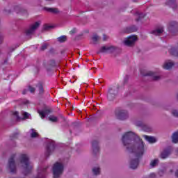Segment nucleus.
Instances as JSON below:
<instances>
[{"mask_svg":"<svg viewBox=\"0 0 178 178\" xmlns=\"http://www.w3.org/2000/svg\"><path fill=\"white\" fill-rule=\"evenodd\" d=\"M122 141L126 151L131 154H135L136 156V159H132L130 161L131 169L138 168V158H141L145 152L144 141L133 131L125 133L122 137Z\"/></svg>","mask_w":178,"mask_h":178,"instance_id":"f257e3e1","label":"nucleus"},{"mask_svg":"<svg viewBox=\"0 0 178 178\" xmlns=\"http://www.w3.org/2000/svg\"><path fill=\"white\" fill-rule=\"evenodd\" d=\"M17 166L22 168L24 175L31 173L33 170V165L30 162V157L26 154H22L17 157V153H13L10 155L6 164V169L11 175L17 173Z\"/></svg>","mask_w":178,"mask_h":178,"instance_id":"f03ea898","label":"nucleus"},{"mask_svg":"<svg viewBox=\"0 0 178 178\" xmlns=\"http://www.w3.org/2000/svg\"><path fill=\"white\" fill-rule=\"evenodd\" d=\"M120 52H122V49H120V48L116 46L111 45L102 46L97 54H120Z\"/></svg>","mask_w":178,"mask_h":178,"instance_id":"7ed1b4c3","label":"nucleus"},{"mask_svg":"<svg viewBox=\"0 0 178 178\" xmlns=\"http://www.w3.org/2000/svg\"><path fill=\"white\" fill-rule=\"evenodd\" d=\"M64 169L65 166L63 163L59 162L55 163L52 168L54 178H60L63 174Z\"/></svg>","mask_w":178,"mask_h":178,"instance_id":"20e7f679","label":"nucleus"},{"mask_svg":"<svg viewBox=\"0 0 178 178\" xmlns=\"http://www.w3.org/2000/svg\"><path fill=\"white\" fill-rule=\"evenodd\" d=\"M41 26V22H36L32 24H31L26 30L25 34L26 37H30L31 38V35H34V33L38 30V28Z\"/></svg>","mask_w":178,"mask_h":178,"instance_id":"39448f33","label":"nucleus"},{"mask_svg":"<svg viewBox=\"0 0 178 178\" xmlns=\"http://www.w3.org/2000/svg\"><path fill=\"white\" fill-rule=\"evenodd\" d=\"M15 10L17 13H19V12H22L23 10V8H22L19 6H13L12 3H8L3 9L4 13L6 15H9L10 13H12L13 10Z\"/></svg>","mask_w":178,"mask_h":178,"instance_id":"423d86ee","label":"nucleus"},{"mask_svg":"<svg viewBox=\"0 0 178 178\" xmlns=\"http://www.w3.org/2000/svg\"><path fill=\"white\" fill-rule=\"evenodd\" d=\"M115 116L118 120H127L129 118V111L124 109H118L115 111Z\"/></svg>","mask_w":178,"mask_h":178,"instance_id":"0eeeda50","label":"nucleus"},{"mask_svg":"<svg viewBox=\"0 0 178 178\" xmlns=\"http://www.w3.org/2000/svg\"><path fill=\"white\" fill-rule=\"evenodd\" d=\"M119 92V86L117 88H109L107 98L109 101H113Z\"/></svg>","mask_w":178,"mask_h":178,"instance_id":"6e6552de","label":"nucleus"},{"mask_svg":"<svg viewBox=\"0 0 178 178\" xmlns=\"http://www.w3.org/2000/svg\"><path fill=\"white\" fill-rule=\"evenodd\" d=\"M140 74L144 76H149L153 81H159L161 80V76L156 75L155 72L152 71H141Z\"/></svg>","mask_w":178,"mask_h":178,"instance_id":"1a4fd4ad","label":"nucleus"},{"mask_svg":"<svg viewBox=\"0 0 178 178\" xmlns=\"http://www.w3.org/2000/svg\"><path fill=\"white\" fill-rule=\"evenodd\" d=\"M136 41H137V36L136 35H132L128 38H125L123 42L127 47H133L134 44H136Z\"/></svg>","mask_w":178,"mask_h":178,"instance_id":"9d476101","label":"nucleus"},{"mask_svg":"<svg viewBox=\"0 0 178 178\" xmlns=\"http://www.w3.org/2000/svg\"><path fill=\"white\" fill-rule=\"evenodd\" d=\"M92 144V154L94 156L99 155V142L97 140H94L91 143Z\"/></svg>","mask_w":178,"mask_h":178,"instance_id":"9b49d317","label":"nucleus"},{"mask_svg":"<svg viewBox=\"0 0 178 178\" xmlns=\"http://www.w3.org/2000/svg\"><path fill=\"white\" fill-rule=\"evenodd\" d=\"M55 151V143L51 141L49 142L46 147L45 156L46 158H49V155L52 154Z\"/></svg>","mask_w":178,"mask_h":178,"instance_id":"f8f14e48","label":"nucleus"},{"mask_svg":"<svg viewBox=\"0 0 178 178\" xmlns=\"http://www.w3.org/2000/svg\"><path fill=\"white\" fill-rule=\"evenodd\" d=\"M49 168L48 165L39 168L38 170V175L32 178H45V175H47V170Z\"/></svg>","mask_w":178,"mask_h":178,"instance_id":"ddd939ff","label":"nucleus"},{"mask_svg":"<svg viewBox=\"0 0 178 178\" xmlns=\"http://www.w3.org/2000/svg\"><path fill=\"white\" fill-rule=\"evenodd\" d=\"M168 30L170 33H176L178 31V23L175 21H172L169 23Z\"/></svg>","mask_w":178,"mask_h":178,"instance_id":"4468645a","label":"nucleus"},{"mask_svg":"<svg viewBox=\"0 0 178 178\" xmlns=\"http://www.w3.org/2000/svg\"><path fill=\"white\" fill-rule=\"evenodd\" d=\"M165 5H166V6H169L170 8H172L173 10H176L178 8L177 0H166Z\"/></svg>","mask_w":178,"mask_h":178,"instance_id":"2eb2a0df","label":"nucleus"},{"mask_svg":"<svg viewBox=\"0 0 178 178\" xmlns=\"http://www.w3.org/2000/svg\"><path fill=\"white\" fill-rule=\"evenodd\" d=\"M14 116L17 118V121L20 122V120H24V119H29V117L30 116V114L27 112H24L23 113V116L24 118H21L19 116V112L15 111L13 113Z\"/></svg>","mask_w":178,"mask_h":178,"instance_id":"dca6fc26","label":"nucleus"},{"mask_svg":"<svg viewBox=\"0 0 178 178\" xmlns=\"http://www.w3.org/2000/svg\"><path fill=\"white\" fill-rule=\"evenodd\" d=\"M52 109L51 108H44L43 111L38 110V113L41 116L42 119H44L47 115L51 113Z\"/></svg>","mask_w":178,"mask_h":178,"instance_id":"f3484780","label":"nucleus"},{"mask_svg":"<svg viewBox=\"0 0 178 178\" xmlns=\"http://www.w3.org/2000/svg\"><path fill=\"white\" fill-rule=\"evenodd\" d=\"M175 66V62L172 61L171 60H168L165 61L164 64L163 65V69H165V70H169L170 69H172Z\"/></svg>","mask_w":178,"mask_h":178,"instance_id":"a211bd4d","label":"nucleus"},{"mask_svg":"<svg viewBox=\"0 0 178 178\" xmlns=\"http://www.w3.org/2000/svg\"><path fill=\"white\" fill-rule=\"evenodd\" d=\"M134 16L136 17V19H135L136 22H140L145 17V14H144L143 13H141L140 11H136L134 13Z\"/></svg>","mask_w":178,"mask_h":178,"instance_id":"6ab92c4d","label":"nucleus"},{"mask_svg":"<svg viewBox=\"0 0 178 178\" xmlns=\"http://www.w3.org/2000/svg\"><path fill=\"white\" fill-rule=\"evenodd\" d=\"M92 173L94 176H99V175H101V168L99 165L92 167Z\"/></svg>","mask_w":178,"mask_h":178,"instance_id":"aec40b11","label":"nucleus"},{"mask_svg":"<svg viewBox=\"0 0 178 178\" xmlns=\"http://www.w3.org/2000/svg\"><path fill=\"white\" fill-rule=\"evenodd\" d=\"M91 40H92L91 44H92L93 45H97V44H98V42L101 40V38L98 35L94 34L92 36Z\"/></svg>","mask_w":178,"mask_h":178,"instance_id":"412c9836","label":"nucleus"},{"mask_svg":"<svg viewBox=\"0 0 178 178\" xmlns=\"http://www.w3.org/2000/svg\"><path fill=\"white\" fill-rule=\"evenodd\" d=\"M170 155V149H165L161 153V159H166Z\"/></svg>","mask_w":178,"mask_h":178,"instance_id":"4be33fe9","label":"nucleus"},{"mask_svg":"<svg viewBox=\"0 0 178 178\" xmlns=\"http://www.w3.org/2000/svg\"><path fill=\"white\" fill-rule=\"evenodd\" d=\"M137 26H136L135 25H131L126 28L124 33H134L137 31Z\"/></svg>","mask_w":178,"mask_h":178,"instance_id":"5701e85b","label":"nucleus"},{"mask_svg":"<svg viewBox=\"0 0 178 178\" xmlns=\"http://www.w3.org/2000/svg\"><path fill=\"white\" fill-rule=\"evenodd\" d=\"M44 10L49 12L50 13H54V15H58L59 13V10L58 8L44 7Z\"/></svg>","mask_w":178,"mask_h":178,"instance_id":"b1692460","label":"nucleus"},{"mask_svg":"<svg viewBox=\"0 0 178 178\" xmlns=\"http://www.w3.org/2000/svg\"><path fill=\"white\" fill-rule=\"evenodd\" d=\"M36 87H38V88L39 95H44V86L42 85V83L39 82L37 84Z\"/></svg>","mask_w":178,"mask_h":178,"instance_id":"393cba45","label":"nucleus"},{"mask_svg":"<svg viewBox=\"0 0 178 178\" xmlns=\"http://www.w3.org/2000/svg\"><path fill=\"white\" fill-rule=\"evenodd\" d=\"M143 138H145V140H146V141H148V143H156V139H155L154 137L149 136L147 135H143Z\"/></svg>","mask_w":178,"mask_h":178,"instance_id":"a878e982","label":"nucleus"},{"mask_svg":"<svg viewBox=\"0 0 178 178\" xmlns=\"http://www.w3.org/2000/svg\"><path fill=\"white\" fill-rule=\"evenodd\" d=\"M29 133H30L31 138H37L38 137V136H40L38 134V132H37V131H35V129H31L29 131Z\"/></svg>","mask_w":178,"mask_h":178,"instance_id":"bb28decb","label":"nucleus"},{"mask_svg":"<svg viewBox=\"0 0 178 178\" xmlns=\"http://www.w3.org/2000/svg\"><path fill=\"white\" fill-rule=\"evenodd\" d=\"M162 33H163V27L156 29L152 32V34H154V35H160Z\"/></svg>","mask_w":178,"mask_h":178,"instance_id":"cd10ccee","label":"nucleus"},{"mask_svg":"<svg viewBox=\"0 0 178 178\" xmlns=\"http://www.w3.org/2000/svg\"><path fill=\"white\" fill-rule=\"evenodd\" d=\"M159 165V160L158 159H154L150 161L149 166L152 168H156Z\"/></svg>","mask_w":178,"mask_h":178,"instance_id":"c85d7f7f","label":"nucleus"},{"mask_svg":"<svg viewBox=\"0 0 178 178\" xmlns=\"http://www.w3.org/2000/svg\"><path fill=\"white\" fill-rule=\"evenodd\" d=\"M134 124L135 126H137V127H140L143 129V127L145 124V123L141 120H136L134 121Z\"/></svg>","mask_w":178,"mask_h":178,"instance_id":"c756f323","label":"nucleus"},{"mask_svg":"<svg viewBox=\"0 0 178 178\" xmlns=\"http://www.w3.org/2000/svg\"><path fill=\"white\" fill-rule=\"evenodd\" d=\"M142 130H143V131H146V133H151V131H152V128L145 124L142 127Z\"/></svg>","mask_w":178,"mask_h":178,"instance_id":"7c9ffc66","label":"nucleus"},{"mask_svg":"<svg viewBox=\"0 0 178 178\" xmlns=\"http://www.w3.org/2000/svg\"><path fill=\"white\" fill-rule=\"evenodd\" d=\"M172 143L177 144L178 143V132H175L172 134Z\"/></svg>","mask_w":178,"mask_h":178,"instance_id":"2f4dec72","label":"nucleus"},{"mask_svg":"<svg viewBox=\"0 0 178 178\" xmlns=\"http://www.w3.org/2000/svg\"><path fill=\"white\" fill-rule=\"evenodd\" d=\"M58 42H65L67 40V37L66 35H62L57 38Z\"/></svg>","mask_w":178,"mask_h":178,"instance_id":"473e14b6","label":"nucleus"},{"mask_svg":"<svg viewBox=\"0 0 178 178\" xmlns=\"http://www.w3.org/2000/svg\"><path fill=\"white\" fill-rule=\"evenodd\" d=\"M49 120H50V122H53L54 123H56V122H58V117L54 115H50L49 117Z\"/></svg>","mask_w":178,"mask_h":178,"instance_id":"72a5a7b5","label":"nucleus"},{"mask_svg":"<svg viewBox=\"0 0 178 178\" xmlns=\"http://www.w3.org/2000/svg\"><path fill=\"white\" fill-rule=\"evenodd\" d=\"M171 115H172V116H174V118H178V110L172 109L171 111Z\"/></svg>","mask_w":178,"mask_h":178,"instance_id":"f704fd0d","label":"nucleus"},{"mask_svg":"<svg viewBox=\"0 0 178 178\" xmlns=\"http://www.w3.org/2000/svg\"><path fill=\"white\" fill-rule=\"evenodd\" d=\"M28 91L31 92V94H34V92H35V88L32 87L31 86H29L28 87Z\"/></svg>","mask_w":178,"mask_h":178,"instance_id":"c9c22d12","label":"nucleus"},{"mask_svg":"<svg viewBox=\"0 0 178 178\" xmlns=\"http://www.w3.org/2000/svg\"><path fill=\"white\" fill-rule=\"evenodd\" d=\"M19 136V133H15L13 134L11 136H10V140L12 141H13V140H16L17 139V136Z\"/></svg>","mask_w":178,"mask_h":178,"instance_id":"e433bc0d","label":"nucleus"},{"mask_svg":"<svg viewBox=\"0 0 178 178\" xmlns=\"http://www.w3.org/2000/svg\"><path fill=\"white\" fill-rule=\"evenodd\" d=\"M49 66H52V67L56 66L55 60H50L49 61Z\"/></svg>","mask_w":178,"mask_h":178,"instance_id":"4c0bfd02","label":"nucleus"},{"mask_svg":"<svg viewBox=\"0 0 178 178\" xmlns=\"http://www.w3.org/2000/svg\"><path fill=\"white\" fill-rule=\"evenodd\" d=\"M76 33H77V29L76 28H74L70 31V34H71V35H72V34H76Z\"/></svg>","mask_w":178,"mask_h":178,"instance_id":"58836bf2","label":"nucleus"},{"mask_svg":"<svg viewBox=\"0 0 178 178\" xmlns=\"http://www.w3.org/2000/svg\"><path fill=\"white\" fill-rule=\"evenodd\" d=\"M47 48H48V44H44L41 47V51H45V49H47Z\"/></svg>","mask_w":178,"mask_h":178,"instance_id":"ea45409f","label":"nucleus"},{"mask_svg":"<svg viewBox=\"0 0 178 178\" xmlns=\"http://www.w3.org/2000/svg\"><path fill=\"white\" fill-rule=\"evenodd\" d=\"M147 178H156V175L154 172L151 173L150 175H149L148 177H146Z\"/></svg>","mask_w":178,"mask_h":178,"instance_id":"a19ab883","label":"nucleus"},{"mask_svg":"<svg viewBox=\"0 0 178 178\" xmlns=\"http://www.w3.org/2000/svg\"><path fill=\"white\" fill-rule=\"evenodd\" d=\"M51 29H54V26H48V25H45V26H44V30H46V31L51 30Z\"/></svg>","mask_w":178,"mask_h":178,"instance_id":"79ce46f5","label":"nucleus"},{"mask_svg":"<svg viewBox=\"0 0 178 178\" xmlns=\"http://www.w3.org/2000/svg\"><path fill=\"white\" fill-rule=\"evenodd\" d=\"M127 8H129V4H125V5H124V6L121 8V10H122V11H124V10H126V9H127Z\"/></svg>","mask_w":178,"mask_h":178,"instance_id":"37998d69","label":"nucleus"},{"mask_svg":"<svg viewBox=\"0 0 178 178\" xmlns=\"http://www.w3.org/2000/svg\"><path fill=\"white\" fill-rule=\"evenodd\" d=\"M3 42V35H0V44H2Z\"/></svg>","mask_w":178,"mask_h":178,"instance_id":"c03bdc74","label":"nucleus"},{"mask_svg":"<svg viewBox=\"0 0 178 178\" xmlns=\"http://www.w3.org/2000/svg\"><path fill=\"white\" fill-rule=\"evenodd\" d=\"M107 39L108 36H106V35H103V41H106Z\"/></svg>","mask_w":178,"mask_h":178,"instance_id":"a18cd8bd","label":"nucleus"},{"mask_svg":"<svg viewBox=\"0 0 178 178\" xmlns=\"http://www.w3.org/2000/svg\"><path fill=\"white\" fill-rule=\"evenodd\" d=\"M163 170H160L159 172V175H160V176H163Z\"/></svg>","mask_w":178,"mask_h":178,"instance_id":"49530a36","label":"nucleus"},{"mask_svg":"<svg viewBox=\"0 0 178 178\" xmlns=\"http://www.w3.org/2000/svg\"><path fill=\"white\" fill-rule=\"evenodd\" d=\"M22 94H24V95L27 94V90H24V91L22 92Z\"/></svg>","mask_w":178,"mask_h":178,"instance_id":"de8ad7c7","label":"nucleus"},{"mask_svg":"<svg viewBox=\"0 0 178 178\" xmlns=\"http://www.w3.org/2000/svg\"><path fill=\"white\" fill-rule=\"evenodd\" d=\"M175 176L176 177H178V170L175 171Z\"/></svg>","mask_w":178,"mask_h":178,"instance_id":"09e8293b","label":"nucleus"},{"mask_svg":"<svg viewBox=\"0 0 178 178\" xmlns=\"http://www.w3.org/2000/svg\"><path fill=\"white\" fill-rule=\"evenodd\" d=\"M60 118H62V119H63V120H65V118H63V115H60Z\"/></svg>","mask_w":178,"mask_h":178,"instance_id":"8fccbe9b","label":"nucleus"},{"mask_svg":"<svg viewBox=\"0 0 178 178\" xmlns=\"http://www.w3.org/2000/svg\"><path fill=\"white\" fill-rule=\"evenodd\" d=\"M134 2H138V0H132Z\"/></svg>","mask_w":178,"mask_h":178,"instance_id":"3c124183","label":"nucleus"},{"mask_svg":"<svg viewBox=\"0 0 178 178\" xmlns=\"http://www.w3.org/2000/svg\"><path fill=\"white\" fill-rule=\"evenodd\" d=\"M177 99L178 101V93L177 94Z\"/></svg>","mask_w":178,"mask_h":178,"instance_id":"603ef678","label":"nucleus"},{"mask_svg":"<svg viewBox=\"0 0 178 178\" xmlns=\"http://www.w3.org/2000/svg\"><path fill=\"white\" fill-rule=\"evenodd\" d=\"M25 104H29V101H26V102Z\"/></svg>","mask_w":178,"mask_h":178,"instance_id":"864d4df0","label":"nucleus"}]
</instances>
